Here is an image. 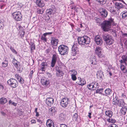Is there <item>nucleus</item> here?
<instances>
[{"instance_id": "37", "label": "nucleus", "mask_w": 127, "mask_h": 127, "mask_svg": "<svg viewBox=\"0 0 127 127\" xmlns=\"http://www.w3.org/2000/svg\"><path fill=\"white\" fill-rule=\"evenodd\" d=\"M25 32L24 31V30H20L19 32V33L20 34V36L21 38L23 37L24 35Z\"/></svg>"}, {"instance_id": "35", "label": "nucleus", "mask_w": 127, "mask_h": 127, "mask_svg": "<svg viewBox=\"0 0 127 127\" xmlns=\"http://www.w3.org/2000/svg\"><path fill=\"white\" fill-rule=\"evenodd\" d=\"M12 63L15 67L17 66L19 64L17 60L14 58L13 59L12 61Z\"/></svg>"}, {"instance_id": "50", "label": "nucleus", "mask_w": 127, "mask_h": 127, "mask_svg": "<svg viewBox=\"0 0 127 127\" xmlns=\"http://www.w3.org/2000/svg\"><path fill=\"white\" fill-rule=\"evenodd\" d=\"M37 12L39 14H42L43 13V10L40 9H38L37 10Z\"/></svg>"}, {"instance_id": "6", "label": "nucleus", "mask_w": 127, "mask_h": 127, "mask_svg": "<svg viewBox=\"0 0 127 127\" xmlns=\"http://www.w3.org/2000/svg\"><path fill=\"white\" fill-rule=\"evenodd\" d=\"M78 44L77 43H75L72 47L71 52V55L74 56L78 52Z\"/></svg>"}, {"instance_id": "46", "label": "nucleus", "mask_w": 127, "mask_h": 127, "mask_svg": "<svg viewBox=\"0 0 127 127\" xmlns=\"http://www.w3.org/2000/svg\"><path fill=\"white\" fill-rule=\"evenodd\" d=\"M97 1L100 2L102 4H104L106 3V0H96Z\"/></svg>"}, {"instance_id": "55", "label": "nucleus", "mask_w": 127, "mask_h": 127, "mask_svg": "<svg viewBox=\"0 0 127 127\" xmlns=\"http://www.w3.org/2000/svg\"><path fill=\"white\" fill-rule=\"evenodd\" d=\"M52 33V32H47L46 33H44L42 36L44 37H46V36L47 35L49 34H51Z\"/></svg>"}, {"instance_id": "57", "label": "nucleus", "mask_w": 127, "mask_h": 127, "mask_svg": "<svg viewBox=\"0 0 127 127\" xmlns=\"http://www.w3.org/2000/svg\"><path fill=\"white\" fill-rule=\"evenodd\" d=\"M108 127H118L117 125L113 124L110 125Z\"/></svg>"}, {"instance_id": "10", "label": "nucleus", "mask_w": 127, "mask_h": 127, "mask_svg": "<svg viewBox=\"0 0 127 127\" xmlns=\"http://www.w3.org/2000/svg\"><path fill=\"white\" fill-rule=\"evenodd\" d=\"M94 40L97 45H101L103 43V41L101 37L98 36L95 37L94 38Z\"/></svg>"}, {"instance_id": "32", "label": "nucleus", "mask_w": 127, "mask_h": 127, "mask_svg": "<svg viewBox=\"0 0 127 127\" xmlns=\"http://www.w3.org/2000/svg\"><path fill=\"white\" fill-rule=\"evenodd\" d=\"M15 67L17 68L18 72L20 73L23 70V68L22 66L18 64L17 66Z\"/></svg>"}, {"instance_id": "16", "label": "nucleus", "mask_w": 127, "mask_h": 127, "mask_svg": "<svg viewBox=\"0 0 127 127\" xmlns=\"http://www.w3.org/2000/svg\"><path fill=\"white\" fill-rule=\"evenodd\" d=\"M112 37L110 35L107 34H104L102 35L103 39L106 43L109 39H110Z\"/></svg>"}, {"instance_id": "2", "label": "nucleus", "mask_w": 127, "mask_h": 127, "mask_svg": "<svg viewBox=\"0 0 127 127\" xmlns=\"http://www.w3.org/2000/svg\"><path fill=\"white\" fill-rule=\"evenodd\" d=\"M77 39L78 44L81 46H86L90 42V38L86 35L79 37Z\"/></svg>"}, {"instance_id": "48", "label": "nucleus", "mask_w": 127, "mask_h": 127, "mask_svg": "<svg viewBox=\"0 0 127 127\" xmlns=\"http://www.w3.org/2000/svg\"><path fill=\"white\" fill-rule=\"evenodd\" d=\"M122 17L123 18H125L127 17V11H124L123 12L122 15Z\"/></svg>"}, {"instance_id": "34", "label": "nucleus", "mask_w": 127, "mask_h": 127, "mask_svg": "<svg viewBox=\"0 0 127 127\" xmlns=\"http://www.w3.org/2000/svg\"><path fill=\"white\" fill-rule=\"evenodd\" d=\"M118 99L116 97L114 98L112 103L113 104L115 105H117L118 103Z\"/></svg>"}, {"instance_id": "3", "label": "nucleus", "mask_w": 127, "mask_h": 127, "mask_svg": "<svg viewBox=\"0 0 127 127\" xmlns=\"http://www.w3.org/2000/svg\"><path fill=\"white\" fill-rule=\"evenodd\" d=\"M68 50V47L64 45H61L58 47V51L59 53L62 55H64L67 54Z\"/></svg>"}, {"instance_id": "18", "label": "nucleus", "mask_w": 127, "mask_h": 127, "mask_svg": "<svg viewBox=\"0 0 127 127\" xmlns=\"http://www.w3.org/2000/svg\"><path fill=\"white\" fill-rule=\"evenodd\" d=\"M100 13L101 16L103 18L106 17L107 15V11L104 9L102 8Z\"/></svg>"}, {"instance_id": "56", "label": "nucleus", "mask_w": 127, "mask_h": 127, "mask_svg": "<svg viewBox=\"0 0 127 127\" xmlns=\"http://www.w3.org/2000/svg\"><path fill=\"white\" fill-rule=\"evenodd\" d=\"M18 80L19 82L21 83H23V80L21 77H20V78Z\"/></svg>"}, {"instance_id": "19", "label": "nucleus", "mask_w": 127, "mask_h": 127, "mask_svg": "<svg viewBox=\"0 0 127 127\" xmlns=\"http://www.w3.org/2000/svg\"><path fill=\"white\" fill-rule=\"evenodd\" d=\"M46 125L47 127H55L53 121L50 120H47Z\"/></svg>"}, {"instance_id": "38", "label": "nucleus", "mask_w": 127, "mask_h": 127, "mask_svg": "<svg viewBox=\"0 0 127 127\" xmlns=\"http://www.w3.org/2000/svg\"><path fill=\"white\" fill-rule=\"evenodd\" d=\"M8 104L11 105H13L14 106H16L17 105V103H15L11 100H9L8 101Z\"/></svg>"}, {"instance_id": "43", "label": "nucleus", "mask_w": 127, "mask_h": 127, "mask_svg": "<svg viewBox=\"0 0 127 127\" xmlns=\"http://www.w3.org/2000/svg\"><path fill=\"white\" fill-rule=\"evenodd\" d=\"M103 89H97L96 91V93H98L100 94H102V92L103 91Z\"/></svg>"}, {"instance_id": "47", "label": "nucleus", "mask_w": 127, "mask_h": 127, "mask_svg": "<svg viewBox=\"0 0 127 127\" xmlns=\"http://www.w3.org/2000/svg\"><path fill=\"white\" fill-rule=\"evenodd\" d=\"M41 70L42 71H44L45 70H44V66L45 65V63L44 62H43L41 63Z\"/></svg>"}, {"instance_id": "61", "label": "nucleus", "mask_w": 127, "mask_h": 127, "mask_svg": "<svg viewBox=\"0 0 127 127\" xmlns=\"http://www.w3.org/2000/svg\"><path fill=\"white\" fill-rule=\"evenodd\" d=\"M31 123L32 124H33V123H36V121L34 119L32 120H31Z\"/></svg>"}, {"instance_id": "41", "label": "nucleus", "mask_w": 127, "mask_h": 127, "mask_svg": "<svg viewBox=\"0 0 127 127\" xmlns=\"http://www.w3.org/2000/svg\"><path fill=\"white\" fill-rule=\"evenodd\" d=\"M108 10L110 11L111 13H114L115 12L116 10H114V7L110 6L109 7Z\"/></svg>"}, {"instance_id": "8", "label": "nucleus", "mask_w": 127, "mask_h": 127, "mask_svg": "<svg viewBox=\"0 0 127 127\" xmlns=\"http://www.w3.org/2000/svg\"><path fill=\"white\" fill-rule=\"evenodd\" d=\"M69 102V99L68 98H63L60 102V105L62 107L65 108L67 106Z\"/></svg>"}, {"instance_id": "54", "label": "nucleus", "mask_w": 127, "mask_h": 127, "mask_svg": "<svg viewBox=\"0 0 127 127\" xmlns=\"http://www.w3.org/2000/svg\"><path fill=\"white\" fill-rule=\"evenodd\" d=\"M41 39L44 42H46L47 41V39L46 37H45L42 36L41 37Z\"/></svg>"}, {"instance_id": "21", "label": "nucleus", "mask_w": 127, "mask_h": 127, "mask_svg": "<svg viewBox=\"0 0 127 127\" xmlns=\"http://www.w3.org/2000/svg\"><path fill=\"white\" fill-rule=\"evenodd\" d=\"M54 102V99L52 98H48L46 100V104L48 105L52 104Z\"/></svg>"}, {"instance_id": "52", "label": "nucleus", "mask_w": 127, "mask_h": 127, "mask_svg": "<svg viewBox=\"0 0 127 127\" xmlns=\"http://www.w3.org/2000/svg\"><path fill=\"white\" fill-rule=\"evenodd\" d=\"M34 71H33V70H31L30 71V74L29 75V77L30 78H32L33 76V74Z\"/></svg>"}, {"instance_id": "53", "label": "nucleus", "mask_w": 127, "mask_h": 127, "mask_svg": "<svg viewBox=\"0 0 127 127\" xmlns=\"http://www.w3.org/2000/svg\"><path fill=\"white\" fill-rule=\"evenodd\" d=\"M93 83L94 86L93 88H96L97 86H98V83L95 81H94L93 82Z\"/></svg>"}, {"instance_id": "33", "label": "nucleus", "mask_w": 127, "mask_h": 127, "mask_svg": "<svg viewBox=\"0 0 127 127\" xmlns=\"http://www.w3.org/2000/svg\"><path fill=\"white\" fill-rule=\"evenodd\" d=\"M57 109L55 107H52L49 109V111L51 112L52 114L55 113L56 112Z\"/></svg>"}, {"instance_id": "58", "label": "nucleus", "mask_w": 127, "mask_h": 127, "mask_svg": "<svg viewBox=\"0 0 127 127\" xmlns=\"http://www.w3.org/2000/svg\"><path fill=\"white\" fill-rule=\"evenodd\" d=\"M58 127H67V126L64 124H60L59 126H58Z\"/></svg>"}, {"instance_id": "44", "label": "nucleus", "mask_w": 127, "mask_h": 127, "mask_svg": "<svg viewBox=\"0 0 127 127\" xmlns=\"http://www.w3.org/2000/svg\"><path fill=\"white\" fill-rule=\"evenodd\" d=\"M31 50L35 49V45L34 44L33 42H31Z\"/></svg>"}, {"instance_id": "28", "label": "nucleus", "mask_w": 127, "mask_h": 127, "mask_svg": "<svg viewBox=\"0 0 127 127\" xmlns=\"http://www.w3.org/2000/svg\"><path fill=\"white\" fill-rule=\"evenodd\" d=\"M120 111L122 114L125 115L127 111V108L125 106L122 107Z\"/></svg>"}, {"instance_id": "14", "label": "nucleus", "mask_w": 127, "mask_h": 127, "mask_svg": "<svg viewBox=\"0 0 127 127\" xmlns=\"http://www.w3.org/2000/svg\"><path fill=\"white\" fill-rule=\"evenodd\" d=\"M41 83L42 85L45 86H47L49 84V82L45 78H42L41 79Z\"/></svg>"}, {"instance_id": "15", "label": "nucleus", "mask_w": 127, "mask_h": 127, "mask_svg": "<svg viewBox=\"0 0 127 127\" xmlns=\"http://www.w3.org/2000/svg\"><path fill=\"white\" fill-rule=\"evenodd\" d=\"M59 119L62 121L65 120L66 118V115L65 112H64L61 113L59 115Z\"/></svg>"}, {"instance_id": "64", "label": "nucleus", "mask_w": 127, "mask_h": 127, "mask_svg": "<svg viewBox=\"0 0 127 127\" xmlns=\"http://www.w3.org/2000/svg\"><path fill=\"white\" fill-rule=\"evenodd\" d=\"M100 19L99 18H98L97 19V20L96 21V22L97 23H100Z\"/></svg>"}, {"instance_id": "17", "label": "nucleus", "mask_w": 127, "mask_h": 127, "mask_svg": "<svg viewBox=\"0 0 127 127\" xmlns=\"http://www.w3.org/2000/svg\"><path fill=\"white\" fill-rule=\"evenodd\" d=\"M122 60L119 61L121 63H123L124 65H127L126 62L127 61V56L126 55H123L122 57Z\"/></svg>"}, {"instance_id": "23", "label": "nucleus", "mask_w": 127, "mask_h": 127, "mask_svg": "<svg viewBox=\"0 0 127 127\" xmlns=\"http://www.w3.org/2000/svg\"><path fill=\"white\" fill-rule=\"evenodd\" d=\"M64 75L63 72L60 70H57L56 73V75L57 77H61L63 76Z\"/></svg>"}, {"instance_id": "25", "label": "nucleus", "mask_w": 127, "mask_h": 127, "mask_svg": "<svg viewBox=\"0 0 127 127\" xmlns=\"http://www.w3.org/2000/svg\"><path fill=\"white\" fill-rule=\"evenodd\" d=\"M120 68L121 70L124 73H126L127 72V70L125 66L127 65H124L123 63H121Z\"/></svg>"}, {"instance_id": "60", "label": "nucleus", "mask_w": 127, "mask_h": 127, "mask_svg": "<svg viewBox=\"0 0 127 127\" xmlns=\"http://www.w3.org/2000/svg\"><path fill=\"white\" fill-rule=\"evenodd\" d=\"M0 113H1V114L2 115V116H5L6 115V113H5L3 111H1L0 112Z\"/></svg>"}, {"instance_id": "49", "label": "nucleus", "mask_w": 127, "mask_h": 127, "mask_svg": "<svg viewBox=\"0 0 127 127\" xmlns=\"http://www.w3.org/2000/svg\"><path fill=\"white\" fill-rule=\"evenodd\" d=\"M9 48L13 53L16 54H17V52L11 46H10Z\"/></svg>"}, {"instance_id": "20", "label": "nucleus", "mask_w": 127, "mask_h": 127, "mask_svg": "<svg viewBox=\"0 0 127 127\" xmlns=\"http://www.w3.org/2000/svg\"><path fill=\"white\" fill-rule=\"evenodd\" d=\"M70 71L73 73H71V78L72 80L73 81L76 80L77 78L75 75L77 74V72L74 70H72Z\"/></svg>"}, {"instance_id": "5", "label": "nucleus", "mask_w": 127, "mask_h": 127, "mask_svg": "<svg viewBox=\"0 0 127 127\" xmlns=\"http://www.w3.org/2000/svg\"><path fill=\"white\" fill-rule=\"evenodd\" d=\"M7 82L8 84L12 88H16L18 86V83L17 81L13 78H11L8 80Z\"/></svg>"}, {"instance_id": "59", "label": "nucleus", "mask_w": 127, "mask_h": 127, "mask_svg": "<svg viewBox=\"0 0 127 127\" xmlns=\"http://www.w3.org/2000/svg\"><path fill=\"white\" fill-rule=\"evenodd\" d=\"M15 76L16 77L17 79L18 80L21 77L18 74H16L15 75Z\"/></svg>"}, {"instance_id": "13", "label": "nucleus", "mask_w": 127, "mask_h": 127, "mask_svg": "<svg viewBox=\"0 0 127 127\" xmlns=\"http://www.w3.org/2000/svg\"><path fill=\"white\" fill-rule=\"evenodd\" d=\"M58 41V40L57 39L53 37L51 38V43L53 46H56L57 45Z\"/></svg>"}, {"instance_id": "39", "label": "nucleus", "mask_w": 127, "mask_h": 127, "mask_svg": "<svg viewBox=\"0 0 127 127\" xmlns=\"http://www.w3.org/2000/svg\"><path fill=\"white\" fill-rule=\"evenodd\" d=\"M2 66L3 67H5L7 66L8 65V62L7 61L5 58L4 61L2 63Z\"/></svg>"}, {"instance_id": "7", "label": "nucleus", "mask_w": 127, "mask_h": 127, "mask_svg": "<svg viewBox=\"0 0 127 127\" xmlns=\"http://www.w3.org/2000/svg\"><path fill=\"white\" fill-rule=\"evenodd\" d=\"M95 54L100 58H102L104 57L102 52V49L101 47H97L95 50Z\"/></svg>"}, {"instance_id": "4", "label": "nucleus", "mask_w": 127, "mask_h": 127, "mask_svg": "<svg viewBox=\"0 0 127 127\" xmlns=\"http://www.w3.org/2000/svg\"><path fill=\"white\" fill-rule=\"evenodd\" d=\"M12 16L13 19L15 21H21L22 19V15L20 12H15L12 14Z\"/></svg>"}, {"instance_id": "42", "label": "nucleus", "mask_w": 127, "mask_h": 127, "mask_svg": "<svg viewBox=\"0 0 127 127\" xmlns=\"http://www.w3.org/2000/svg\"><path fill=\"white\" fill-rule=\"evenodd\" d=\"M17 29L18 30H22L24 29L23 27L20 25L19 24H17L16 26Z\"/></svg>"}, {"instance_id": "1", "label": "nucleus", "mask_w": 127, "mask_h": 127, "mask_svg": "<svg viewBox=\"0 0 127 127\" xmlns=\"http://www.w3.org/2000/svg\"><path fill=\"white\" fill-rule=\"evenodd\" d=\"M114 19L112 18L109 19V21L105 20L102 24V28L104 31H108L111 28V24L115 25Z\"/></svg>"}, {"instance_id": "11", "label": "nucleus", "mask_w": 127, "mask_h": 127, "mask_svg": "<svg viewBox=\"0 0 127 127\" xmlns=\"http://www.w3.org/2000/svg\"><path fill=\"white\" fill-rule=\"evenodd\" d=\"M78 81L76 82V83L79 85L82 86L85 85L86 83V81L84 79L78 77Z\"/></svg>"}, {"instance_id": "30", "label": "nucleus", "mask_w": 127, "mask_h": 127, "mask_svg": "<svg viewBox=\"0 0 127 127\" xmlns=\"http://www.w3.org/2000/svg\"><path fill=\"white\" fill-rule=\"evenodd\" d=\"M114 42V40L113 38L112 37L109 39L106 42V43L107 45H110L113 43Z\"/></svg>"}, {"instance_id": "26", "label": "nucleus", "mask_w": 127, "mask_h": 127, "mask_svg": "<svg viewBox=\"0 0 127 127\" xmlns=\"http://www.w3.org/2000/svg\"><path fill=\"white\" fill-rule=\"evenodd\" d=\"M7 102V99L4 97H2L0 98V104H4Z\"/></svg>"}, {"instance_id": "9", "label": "nucleus", "mask_w": 127, "mask_h": 127, "mask_svg": "<svg viewBox=\"0 0 127 127\" xmlns=\"http://www.w3.org/2000/svg\"><path fill=\"white\" fill-rule=\"evenodd\" d=\"M59 57L57 54H54L53 55L52 57V60L51 63V66L52 67L54 66L56 62V61Z\"/></svg>"}, {"instance_id": "22", "label": "nucleus", "mask_w": 127, "mask_h": 127, "mask_svg": "<svg viewBox=\"0 0 127 127\" xmlns=\"http://www.w3.org/2000/svg\"><path fill=\"white\" fill-rule=\"evenodd\" d=\"M35 3L40 7H43L45 5L44 2L41 0H36Z\"/></svg>"}, {"instance_id": "36", "label": "nucleus", "mask_w": 127, "mask_h": 127, "mask_svg": "<svg viewBox=\"0 0 127 127\" xmlns=\"http://www.w3.org/2000/svg\"><path fill=\"white\" fill-rule=\"evenodd\" d=\"M107 120L109 122L113 123H115L116 122V120L115 119H113L111 118L107 119Z\"/></svg>"}, {"instance_id": "12", "label": "nucleus", "mask_w": 127, "mask_h": 127, "mask_svg": "<svg viewBox=\"0 0 127 127\" xmlns=\"http://www.w3.org/2000/svg\"><path fill=\"white\" fill-rule=\"evenodd\" d=\"M115 7L117 9V11L119 13L120 11V9L123 7V6L122 4L120 3L116 2L115 4Z\"/></svg>"}, {"instance_id": "62", "label": "nucleus", "mask_w": 127, "mask_h": 127, "mask_svg": "<svg viewBox=\"0 0 127 127\" xmlns=\"http://www.w3.org/2000/svg\"><path fill=\"white\" fill-rule=\"evenodd\" d=\"M91 113H89V115H88V116L89 117V118H91Z\"/></svg>"}, {"instance_id": "45", "label": "nucleus", "mask_w": 127, "mask_h": 127, "mask_svg": "<svg viewBox=\"0 0 127 127\" xmlns=\"http://www.w3.org/2000/svg\"><path fill=\"white\" fill-rule=\"evenodd\" d=\"M53 10L51 9H47L46 11V13L48 14L51 15L52 14Z\"/></svg>"}, {"instance_id": "27", "label": "nucleus", "mask_w": 127, "mask_h": 127, "mask_svg": "<svg viewBox=\"0 0 127 127\" xmlns=\"http://www.w3.org/2000/svg\"><path fill=\"white\" fill-rule=\"evenodd\" d=\"M104 92L105 93V95L106 96L110 95L112 92V90L109 88L106 89Z\"/></svg>"}, {"instance_id": "24", "label": "nucleus", "mask_w": 127, "mask_h": 127, "mask_svg": "<svg viewBox=\"0 0 127 127\" xmlns=\"http://www.w3.org/2000/svg\"><path fill=\"white\" fill-rule=\"evenodd\" d=\"M96 75L97 78L100 79L102 78L103 76L102 72L101 70L98 71H97Z\"/></svg>"}, {"instance_id": "29", "label": "nucleus", "mask_w": 127, "mask_h": 127, "mask_svg": "<svg viewBox=\"0 0 127 127\" xmlns=\"http://www.w3.org/2000/svg\"><path fill=\"white\" fill-rule=\"evenodd\" d=\"M105 114L109 118H111L113 115L112 112L110 110H107L105 112Z\"/></svg>"}, {"instance_id": "40", "label": "nucleus", "mask_w": 127, "mask_h": 127, "mask_svg": "<svg viewBox=\"0 0 127 127\" xmlns=\"http://www.w3.org/2000/svg\"><path fill=\"white\" fill-rule=\"evenodd\" d=\"M78 118V115L77 113H75L73 115L72 119L73 120L76 121Z\"/></svg>"}, {"instance_id": "51", "label": "nucleus", "mask_w": 127, "mask_h": 127, "mask_svg": "<svg viewBox=\"0 0 127 127\" xmlns=\"http://www.w3.org/2000/svg\"><path fill=\"white\" fill-rule=\"evenodd\" d=\"M93 83V82L89 85H88L87 87L90 90H91L92 88H93L94 86Z\"/></svg>"}, {"instance_id": "31", "label": "nucleus", "mask_w": 127, "mask_h": 127, "mask_svg": "<svg viewBox=\"0 0 127 127\" xmlns=\"http://www.w3.org/2000/svg\"><path fill=\"white\" fill-rule=\"evenodd\" d=\"M125 104L124 101L123 100L118 99V103L117 105L119 106H123Z\"/></svg>"}, {"instance_id": "63", "label": "nucleus", "mask_w": 127, "mask_h": 127, "mask_svg": "<svg viewBox=\"0 0 127 127\" xmlns=\"http://www.w3.org/2000/svg\"><path fill=\"white\" fill-rule=\"evenodd\" d=\"M37 121L39 123H40V124H41V123H42V121L41 120H39V119H37Z\"/></svg>"}]
</instances>
